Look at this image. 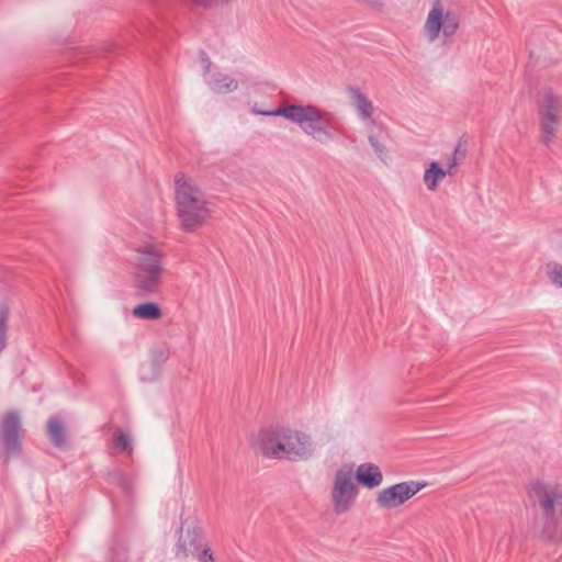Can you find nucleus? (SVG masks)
Returning a JSON list of instances; mask_svg holds the SVG:
<instances>
[{
  "mask_svg": "<svg viewBox=\"0 0 562 562\" xmlns=\"http://www.w3.org/2000/svg\"><path fill=\"white\" fill-rule=\"evenodd\" d=\"M528 494L541 509L547 529L558 527L562 520V488L558 485L537 481L530 484Z\"/></svg>",
  "mask_w": 562,
  "mask_h": 562,
  "instance_id": "obj_5",
  "label": "nucleus"
},
{
  "mask_svg": "<svg viewBox=\"0 0 562 562\" xmlns=\"http://www.w3.org/2000/svg\"><path fill=\"white\" fill-rule=\"evenodd\" d=\"M192 558L196 559L199 562H213L214 561V558H213V554L210 550V548L203 546L201 549H199L196 551V553H194L192 555Z\"/></svg>",
  "mask_w": 562,
  "mask_h": 562,
  "instance_id": "obj_23",
  "label": "nucleus"
},
{
  "mask_svg": "<svg viewBox=\"0 0 562 562\" xmlns=\"http://www.w3.org/2000/svg\"><path fill=\"white\" fill-rule=\"evenodd\" d=\"M114 446L121 451H131V437L122 430H116L114 434Z\"/></svg>",
  "mask_w": 562,
  "mask_h": 562,
  "instance_id": "obj_21",
  "label": "nucleus"
},
{
  "mask_svg": "<svg viewBox=\"0 0 562 562\" xmlns=\"http://www.w3.org/2000/svg\"><path fill=\"white\" fill-rule=\"evenodd\" d=\"M460 154V147L458 146L452 156L449 158V161H448V169H447V172L448 175L452 176L456 168L458 167L459 165V161H458V155Z\"/></svg>",
  "mask_w": 562,
  "mask_h": 562,
  "instance_id": "obj_25",
  "label": "nucleus"
},
{
  "mask_svg": "<svg viewBox=\"0 0 562 562\" xmlns=\"http://www.w3.org/2000/svg\"><path fill=\"white\" fill-rule=\"evenodd\" d=\"M132 315L138 319L156 321L162 316V312L157 303L145 302L134 306Z\"/></svg>",
  "mask_w": 562,
  "mask_h": 562,
  "instance_id": "obj_16",
  "label": "nucleus"
},
{
  "mask_svg": "<svg viewBox=\"0 0 562 562\" xmlns=\"http://www.w3.org/2000/svg\"><path fill=\"white\" fill-rule=\"evenodd\" d=\"M176 205L182 227L192 232L207 216L206 202L199 187L184 173H178L175 179Z\"/></svg>",
  "mask_w": 562,
  "mask_h": 562,
  "instance_id": "obj_3",
  "label": "nucleus"
},
{
  "mask_svg": "<svg viewBox=\"0 0 562 562\" xmlns=\"http://www.w3.org/2000/svg\"><path fill=\"white\" fill-rule=\"evenodd\" d=\"M110 482L119 486L124 494L131 496L133 493L131 479L123 474L121 471H114L110 474Z\"/></svg>",
  "mask_w": 562,
  "mask_h": 562,
  "instance_id": "obj_19",
  "label": "nucleus"
},
{
  "mask_svg": "<svg viewBox=\"0 0 562 562\" xmlns=\"http://www.w3.org/2000/svg\"><path fill=\"white\" fill-rule=\"evenodd\" d=\"M547 274L552 284L562 288V267L559 263L549 262L547 265Z\"/></svg>",
  "mask_w": 562,
  "mask_h": 562,
  "instance_id": "obj_20",
  "label": "nucleus"
},
{
  "mask_svg": "<svg viewBox=\"0 0 562 562\" xmlns=\"http://www.w3.org/2000/svg\"><path fill=\"white\" fill-rule=\"evenodd\" d=\"M49 439L55 447H63L66 443L64 424L58 417H50L47 423Z\"/></svg>",
  "mask_w": 562,
  "mask_h": 562,
  "instance_id": "obj_17",
  "label": "nucleus"
},
{
  "mask_svg": "<svg viewBox=\"0 0 562 562\" xmlns=\"http://www.w3.org/2000/svg\"><path fill=\"white\" fill-rule=\"evenodd\" d=\"M201 61L203 63V68H204L203 76L205 78L207 75H210L212 72V70H211L212 61H211L210 57L204 52H202V54H201Z\"/></svg>",
  "mask_w": 562,
  "mask_h": 562,
  "instance_id": "obj_26",
  "label": "nucleus"
},
{
  "mask_svg": "<svg viewBox=\"0 0 562 562\" xmlns=\"http://www.w3.org/2000/svg\"><path fill=\"white\" fill-rule=\"evenodd\" d=\"M110 562H127V552L125 547L112 548Z\"/></svg>",
  "mask_w": 562,
  "mask_h": 562,
  "instance_id": "obj_24",
  "label": "nucleus"
},
{
  "mask_svg": "<svg viewBox=\"0 0 562 562\" xmlns=\"http://www.w3.org/2000/svg\"><path fill=\"white\" fill-rule=\"evenodd\" d=\"M203 547V535L198 526H189L183 530V525L179 529L176 555L178 558L192 557Z\"/></svg>",
  "mask_w": 562,
  "mask_h": 562,
  "instance_id": "obj_11",
  "label": "nucleus"
},
{
  "mask_svg": "<svg viewBox=\"0 0 562 562\" xmlns=\"http://www.w3.org/2000/svg\"><path fill=\"white\" fill-rule=\"evenodd\" d=\"M427 485L426 482L406 481L383 488L378 493L376 503L381 508L391 509L404 504Z\"/></svg>",
  "mask_w": 562,
  "mask_h": 562,
  "instance_id": "obj_9",
  "label": "nucleus"
},
{
  "mask_svg": "<svg viewBox=\"0 0 562 562\" xmlns=\"http://www.w3.org/2000/svg\"><path fill=\"white\" fill-rule=\"evenodd\" d=\"M369 143L374 149L375 154L379 156L381 160L385 159L386 156V148L385 146L380 142L379 137L376 135H370L369 136Z\"/></svg>",
  "mask_w": 562,
  "mask_h": 562,
  "instance_id": "obj_22",
  "label": "nucleus"
},
{
  "mask_svg": "<svg viewBox=\"0 0 562 562\" xmlns=\"http://www.w3.org/2000/svg\"><path fill=\"white\" fill-rule=\"evenodd\" d=\"M21 418L18 412H8L0 420V443L7 457L15 456L21 450Z\"/></svg>",
  "mask_w": 562,
  "mask_h": 562,
  "instance_id": "obj_10",
  "label": "nucleus"
},
{
  "mask_svg": "<svg viewBox=\"0 0 562 562\" xmlns=\"http://www.w3.org/2000/svg\"><path fill=\"white\" fill-rule=\"evenodd\" d=\"M258 449L267 458L291 461L306 460L313 454L311 437L286 427L263 430L258 439Z\"/></svg>",
  "mask_w": 562,
  "mask_h": 562,
  "instance_id": "obj_1",
  "label": "nucleus"
},
{
  "mask_svg": "<svg viewBox=\"0 0 562 562\" xmlns=\"http://www.w3.org/2000/svg\"><path fill=\"white\" fill-rule=\"evenodd\" d=\"M448 175L447 170H445L439 162L431 161L429 167L425 170L423 176V181L426 188L430 191L437 189L439 182Z\"/></svg>",
  "mask_w": 562,
  "mask_h": 562,
  "instance_id": "obj_15",
  "label": "nucleus"
},
{
  "mask_svg": "<svg viewBox=\"0 0 562 562\" xmlns=\"http://www.w3.org/2000/svg\"><path fill=\"white\" fill-rule=\"evenodd\" d=\"M356 479L362 486L374 488L382 483L383 475L378 465L373 463H362L357 468Z\"/></svg>",
  "mask_w": 562,
  "mask_h": 562,
  "instance_id": "obj_13",
  "label": "nucleus"
},
{
  "mask_svg": "<svg viewBox=\"0 0 562 562\" xmlns=\"http://www.w3.org/2000/svg\"><path fill=\"white\" fill-rule=\"evenodd\" d=\"M460 26V18L452 11L443 12L440 0H436L429 11L424 29L429 42L439 37L440 32L445 37L454 35Z\"/></svg>",
  "mask_w": 562,
  "mask_h": 562,
  "instance_id": "obj_7",
  "label": "nucleus"
},
{
  "mask_svg": "<svg viewBox=\"0 0 562 562\" xmlns=\"http://www.w3.org/2000/svg\"><path fill=\"white\" fill-rule=\"evenodd\" d=\"M560 113H562V98L554 94L552 90H547L539 106L541 142L546 146L553 143Z\"/></svg>",
  "mask_w": 562,
  "mask_h": 562,
  "instance_id": "obj_8",
  "label": "nucleus"
},
{
  "mask_svg": "<svg viewBox=\"0 0 562 562\" xmlns=\"http://www.w3.org/2000/svg\"><path fill=\"white\" fill-rule=\"evenodd\" d=\"M348 91L359 116L363 120L371 117L373 112L372 102L358 88L349 87Z\"/></svg>",
  "mask_w": 562,
  "mask_h": 562,
  "instance_id": "obj_14",
  "label": "nucleus"
},
{
  "mask_svg": "<svg viewBox=\"0 0 562 562\" xmlns=\"http://www.w3.org/2000/svg\"><path fill=\"white\" fill-rule=\"evenodd\" d=\"M205 83L215 93L226 94L238 89V80L216 69L205 77Z\"/></svg>",
  "mask_w": 562,
  "mask_h": 562,
  "instance_id": "obj_12",
  "label": "nucleus"
},
{
  "mask_svg": "<svg viewBox=\"0 0 562 562\" xmlns=\"http://www.w3.org/2000/svg\"><path fill=\"white\" fill-rule=\"evenodd\" d=\"M250 112L262 116H282L292 123L297 124L301 130L318 143L331 140L334 135L325 120V113L313 104H289L276 110L263 111L256 105Z\"/></svg>",
  "mask_w": 562,
  "mask_h": 562,
  "instance_id": "obj_2",
  "label": "nucleus"
},
{
  "mask_svg": "<svg viewBox=\"0 0 562 562\" xmlns=\"http://www.w3.org/2000/svg\"><path fill=\"white\" fill-rule=\"evenodd\" d=\"M162 258V251L153 244H145L136 249L134 282L140 294L148 295L158 290L164 273Z\"/></svg>",
  "mask_w": 562,
  "mask_h": 562,
  "instance_id": "obj_4",
  "label": "nucleus"
},
{
  "mask_svg": "<svg viewBox=\"0 0 562 562\" xmlns=\"http://www.w3.org/2000/svg\"><path fill=\"white\" fill-rule=\"evenodd\" d=\"M9 314H10L9 307L5 304H1L0 305V353L7 347Z\"/></svg>",
  "mask_w": 562,
  "mask_h": 562,
  "instance_id": "obj_18",
  "label": "nucleus"
},
{
  "mask_svg": "<svg viewBox=\"0 0 562 562\" xmlns=\"http://www.w3.org/2000/svg\"><path fill=\"white\" fill-rule=\"evenodd\" d=\"M357 495L352 465L345 464L336 471L334 477L331 502L335 513L341 515L349 512L356 502Z\"/></svg>",
  "mask_w": 562,
  "mask_h": 562,
  "instance_id": "obj_6",
  "label": "nucleus"
}]
</instances>
